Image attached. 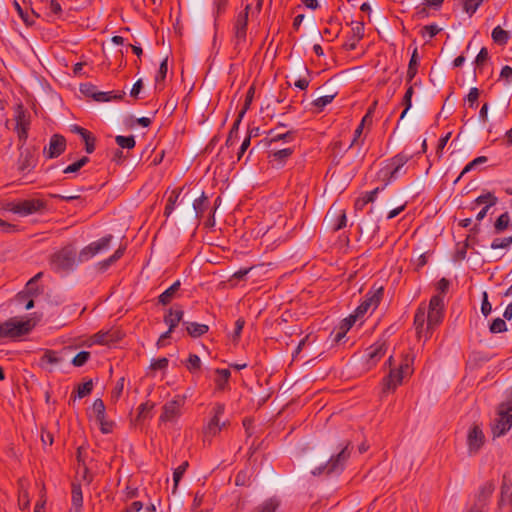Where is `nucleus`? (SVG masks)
Wrapping results in <instances>:
<instances>
[{"label":"nucleus","instance_id":"f257e3e1","mask_svg":"<svg viewBox=\"0 0 512 512\" xmlns=\"http://www.w3.org/2000/svg\"><path fill=\"white\" fill-rule=\"evenodd\" d=\"M444 318V296L436 294L431 297L427 308V327L425 339L429 338L431 331L437 327Z\"/></svg>","mask_w":512,"mask_h":512},{"label":"nucleus","instance_id":"f03ea898","mask_svg":"<svg viewBox=\"0 0 512 512\" xmlns=\"http://www.w3.org/2000/svg\"><path fill=\"white\" fill-rule=\"evenodd\" d=\"M34 327L32 320H19L16 317L0 323V339L17 338L28 334Z\"/></svg>","mask_w":512,"mask_h":512},{"label":"nucleus","instance_id":"7ed1b4c3","mask_svg":"<svg viewBox=\"0 0 512 512\" xmlns=\"http://www.w3.org/2000/svg\"><path fill=\"white\" fill-rule=\"evenodd\" d=\"M411 155L401 152L388 160L386 165L379 171V177L385 181L384 187L392 180L396 179L401 169L410 160Z\"/></svg>","mask_w":512,"mask_h":512},{"label":"nucleus","instance_id":"20e7f679","mask_svg":"<svg viewBox=\"0 0 512 512\" xmlns=\"http://www.w3.org/2000/svg\"><path fill=\"white\" fill-rule=\"evenodd\" d=\"M76 262V252L73 246L69 245L51 256L50 265L54 271H69L73 269Z\"/></svg>","mask_w":512,"mask_h":512},{"label":"nucleus","instance_id":"39448f33","mask_svg":"<svg viewBox=\"0 0 512 512\" xmlns=\"http://www.w3.org/2000/svg\"><path fill=\"white\" fill-rule=\"evenodd\" d=\"M185 396L176 395L162 407L159 417L160 423H175L182 415V408L185 404Z\"/></svg>","mask_w":512,"mask_h":512},{"label":"nucleus","instance_id":"423d86ee","mask_svg":"<svg viewBox=\"0 0 512 512\" xmlns=\"http://www.w3.org/2000/svg\"><path fill=\"white\" fill-rule=\"evenodd\" d=\"M45 207L46 203L41 199H25L9 202L5 209L21 216H28L43 210Z\"/></svg>","mask_w":512,"mask_h":512},{"label":"nucleus","instance_id":"0eeeda50","mask_svg":"<svg viewBox=\"0 0 512 512\" xmlns=\"http://www.w3.org/2000/svg\"><path fill=\"white\" fill-rule=\"evenodd\" d=\"M350 457V452L348 450V445H346L337 455L332 456L329 461L312 471L313 475H321L327 474L330 475L332 473H339L343 470L344 465L348 458Z\"/></svg>","mask_w":512,"mask_h":512},{"label":"nucleus","instance_id":"6e6552de","mask_svg":"<svg viewBox=\"0 0 512 512\" xmlns=\"http://www.w3.org/2000/svg\"><path fill=\"white\" fill-rule=\"evenodd\" d=\"M113 236L111 234L106 235L89 245L85 246L78 255V262H85L93 258L94 256L107 251L110 247Z\"/></svg>","mask_w":512,"mask_h":512},{"label":"nucleus","instance_id":"1a4fd4ad","mask_svg":"<svg viewBox=\"0 0 512 512\" xmlns=\"http://www.w3.org/2000/svg\"><path fill=\"white\" fill-rule=\"evenodd\" d=\"M15 132L18 135L20 149L25 145L30 129V115L24 110L22 105H18L15 115Z\"/></svg>","mask_w":512,"mask_h":512},{"label":"nucleus","instance_id":"9d476101","mask_svg":"<svg viewBox=\"0 0 512 512\" xmlns=\"http://www.w3.org/2000/svg\"><path fill=\"white\" fill-rule=\"evenodd\" d=\"M383 296V288H377L374 291H370L364 298V300L360 303V305L356 308L355 314L359 318L362 317L370 308L375 309L382 299Z\"/></svg>","mask_w":512,"mask_h":512},{"label":"nucleus","instance_id":"9b49d317","mask_svg":"<svg viewBox=\"0 0 512 512\" xmlns=\"http://www.w3.org/2000/svg\"><path fill=\"white\" fill-rule=\"evenodd\" d=\"M213 411L214 415L204 431L205 437H213L217 435L221 431L222 427L225 426V422L220 423V418L224 414L225 406L223 404L218 403L213 408Z\"/></svg>","mask_w":512,"mask_h":512},{"label":"nucleus","instance_id":"f8f14e48","mask_svg":"<svg viewBox=\"0 0 512 512\" xmlns=\"http://www.w3.org/2000/svg\"><path fill=\"white\" fill-rule=\"evenodd\" d=\"M66 149V139L60 134L51 136L48 148L43 153L46 158L53 159L59 157Z\"/></svg>","mask_w":512,"mask_h":512},{"label":"nucleus","instance_id":"ddd939ff","mask_svg":"<svg viewBox=\"0 0 512 512\" xmlns=\"http://www.w3.org/2000/svg\"><path fill=\"white\" fill-rule=\"evenodd\" d=\"M351 32L348 36L347 41L344 43L343 47L346 50L352 51L356 49L358 42L364 36V22L363 21H353L351 23Z\"/></svg>","mask_w":512,"mask_h":512},{"label":"nucleus","instance_id":"4468645a","mask_svg":"<svg viewBox=\"0 0 512 512\" xmlns=\"http://www.w3.org/2000/svg\"><path fill=\"white\" fill-rule=\"evenodd\" d=\"M249 9L250 5H247L244 11L239 13L234 25L235 37L238 43L246 39Z\"/></svg>","mask_w":512,"mask_h":512},{"label":"nucleus","instance_id":"2eb2a0df","mask_svg":"<svg viewBox=\"0 0 512 512\" xmlns=\"http://www.w3.org/2000/svg\"><path fill=\"white\" fill-rule=\"evenodd\" d=\"M325 220L331 221L333 231H339L347 225V216L345 210H335L331 207L325 217Z\"/></svg>","mask_w":512,"mask_h":512},{"label":"nucleus","instance_id":"dca6fc26","mask_svg":"<svg viewBox=\"0 0 512 512\" xmlns=\"http://www.w3.org/2000/svg\"><path fill=\"white\" fill-rule=\"evenodd\" d=\"M467 443L469 452L474 454L478 452L480 447L484 444V434L479 426L474 425L468 433Z\"/></svg>","mask_w":512,"mask_h":512},{"label":"nucleus","instance_id":"f3484780","mask_svg":"<svg viewBox=\"0 0 512 512\" xmlns=\"http://www.w3.org/2000/svg\"><path fill=\"white\" fill-rule=\"evenodd\" d=\"M122 338V333L117 329L108 331H99L93 336L94 343L101 345H109L115 343Z\"/></svg>","mask_w":512,"mask_h":512},{"label":"nucleus","instance_id":"a211bd4d","mask_svg":"<svg viewBox=\"0 0 512 512\" xmlns=\"http://www.w3.org/2000/svg\"><path fill=\"white\" fill-rule=\"evenodd\" d=\"M62 360L63 359L58 355V352L54 350H45L39 359V366L48 372H52V366L59 364Z\"/></svg>","mask_w":512,"mask_h":512},{"label":"nucleus","instance_id":"6ab92c4d","mask_svg":"<svg viewBox=\"0 0 512 512\" xmlns=\"http://www.w3.org/2000/svg\"><path fill=\"white\" fill-rule=\"evenodd\" d=\"M387 347L384 342H376L367 349V363L369 366L375 365L386 353Z\"/></svg>","mask_w":512,"mask_h":512},{"label":"nucleus","instance_id":"aec40b11","mask_svg":"<svg viewBox=\"0 0 512 512\" xmlns=\"http://www.w3.org/2000/svg\"><path fill=\"white\" fill-rule=\"evenodd\" d=\"M427 322V307L425 303H421L416 310L414 316V326L416 329L417 336L419 338L425 337L426 329H424V324Z\"/></svg>","mask_w":512,"mask_h":512},{"label":"nucleus","instance_id":"412c9836","mask_svg":"<svg viewBox=\"0 0 512 512\" xmlns=\"http://www.w3.org/2000/svg\"><path fill=\"white\" fill-rule=\"evenodd\" d=\"M512 426V414L509 411H501L499 413V418L497 420V424L493 429V433L495 436L503 435L506 431H508Z\"/></svg>","mask_w":512,"mask_h":512},{"label":"nucleus","instance_id":"4be33fe9","mask_svg":"<svg viewBox=\"0 0 512 512\" xmlns=\"http://www.w3.org/2000/svg\"><path fill=\"white\" fill-rule=\"evenodd\" d=\"M404 378L397 369H391L389 375L383 379V391H394L402 384Z\"/></svg>","mask_w":512,"mask_h":512},{"label":"nucleus","instance_id":"5701e85b","mask_svg":"<svg viewBox=\"0 0 512 512\" xmlns=\"http://www.w3.org/2000/svg\"><path fill=\"white\" fill-rule=\"evenodd\" d=\"M184 312L178 308L169 309L168 313L164 317V322L168 325V330L173 332L174 329L183 319Z\"/></svg>","mask_w":512,"mask_h":512},{"label":"nucleus","instance_id":"b1692460","mask_svg":"<svg viewBox=\"0 0 512 512\" xmlns=\"http://www.w3.org/2000/svg\"><path fill=\"white\" fill-rule=\"evenodd\" d=\"M495 490V484L492 481H487L480 486L477 494V506L482 507L492 496Z\"/></svg>","mask_w":512,"mask_h":512},{"label":"nucleus","instance_id":"393cba45","mask_svg":"<svg viewBox=\"0 0 512 512\" xmlns=\"http://www.w3.org/2000/svg\"><path fill=\"white\" fill-rule=\"evenodd\" d=\"M126 246H120L109 258L97 263L99 272H105L111 265L116 263L125 253Z\"/></svg>","mask_w":512,"mask_h":512},{"label":"nucleus","instance_id":"a878e982","mask_svg":"<svg viewBox=\"0 0 512 512\" xmlns=\"http://www.w3.org/2000/svg\"><path fill=\"white\" fill-rule=\"evenodd\" d=\"M181 283L179 280L174 282L169 288H167L163 293L159 295V303L162 305L169 304L175 297L177 292L179 291Z\"/></svg>","mask_w":512,"mask_h":512},{"label":"nucleus","instance_id":"bb28decb","mask_svg":"<svg viewBox=\"0 0 512 512\" xmlns=\"http://www.w3.org/2000/svg\"><path fill=\"white\" fill-rule=\"evenodd\" d=\"M384 189V187L382 188H375L374 190L370 191V192H367L365 193L362 197L358 198L356 201H355V204H354V207L356 210H363L364 207L368 204V203H371V202H374L376 197H377V194L382 191Z\"/></svg>","mask_w":512,"mask_h":512},{"label":"nucleus","instance_id":"cd10ccee","mask_svg":"<svg viewBox=\"0 0 512 512\" xmlns=\"http://www.w3.org/2000/svg\"><path fill=\"white\" fill-rule=\"evenodd\" d=\"M210 202L204 192L201 193L200 197L196 198L193 202V209L195 211L196 218L200 219L204 212L208 210Z\"/></svg>","mask_w":512,"mask_h":512},{"label":"nucleus","instance_id":"c85d7f7f","mask_svg":"<svg viewBox=\"0 0 512 512\" xmlns=\"http://www.w3.org/2000/svg\"><path fill=\"white\" fill-rule=\"evenodd\" d=\"M183 325H185L188 335L194 338L204 335L209 330L207 325L197 322H184Z\"/></svg>","mask_w":512,"mask_h":512},{"label":"nucleus","instance_id":"c756f323","mask_svg":"<svg viewBox=\"0 0 512 512\" xmlns=\"http://www.w3.org/2000/svg\"><path fill=\"white\" fill-rule=\"evenodd\" d=\"M368 115H366L362 121L360 122V124L357 126V128L355 129L354 131V136H353V139L348 147V149H354V148H357V153L360 152L361 148H362V145H363V142L364 140L361 139V135L363 133V129H364V124H365V121L367 119Z\"/></svg>","mask_w":512,"mask_h":512},{"label":"nucleus","instance_id":"7c9ffc66","mask_svg":"<svg viewBox=\"0 0 512 512\" xmlns=\"http://www.w3.org/2000/svg\"><path fill=\"white\" fill-rule=\"evenodd\" d=\"M506 504L510 506V512H512V482L508 483L506 478H504L499 505L502 506Z\"/></svg>","mask_w":512,"mask_h":512},{"label":"nucleus","instance_id":"2f4dec72","mask_svg":"<svg viewBox=\"0 0 512 512\" xmlns=\"http://www.w3.org/2000/svg\"><path fill=\"white\" fill-rule=\"evenodd\" d=\"M361 234H365L368 237H373L379 231V225L373 219H367L362 222L359 226Z\"/></svg>","mask_w":512,"mask_h":512},{"label":"nucleus","instance_id":"473e14b6","mask_svg":"<svg viewBox=\"0 0 512 512\" xmlns=\"http://www.w3.org/2000/svg\"><path fill=\"white\" fill-rule=\"evenodd\" d=\"M35 166V159L32 153L29 150H25L24 152H21L20 158H19V170L20 171H26Z\"/></svg>","mask_w":512,"mask_h":512},{"label":"nucleus","instance_id":"72a5a7b5","mask_svg":"<svg viewBox=\"0 0 512 512\" xmlns=\"http://www.w3.org/2000/svg\"><path fill=\"white\" fill-rule=\"evenodd\" d=\"M491 37L496 44L504 46L508 43L510 34L508 31L501 28V26H497L493 29Z\"/></svg>","mask_w":512,"mask_h":512},{"label":"nucleus","instance_id":"f704fd0d","mask_svg":"<svg viewBox=\"0 0 512 512\" xmlns=\"http://www.w3.org/2000/svg\"><path fill=\"white\" fill-rule=\"evenodd\" d=\"M413 361H414V358L413 356L407 354L405 355L403 358H402V361L399 365V367L397 368V370L404 376V377H409L412 375L413 373Z\"/></svg>","mask_w":512,"mask_h":512},{"label":"nucleus","instance_id":"c9c22d12","mask_svg":"<svg viewBox=\"0 0 512 512\" xmlns=\"http://www.w3.org/2000/svg\"><path fill=\"white\" fill-rule=\"evenodd\" d=\"M293 153L292 148H283L278 149L276 151H272L269 157L272 161L277 162L278 164H283Z\"/></svg>","mask_w":512,"mask_h":512},{"label":"nucleus","instance_id":"e433bc0d","mask_svg":"<svg viewBox=\"0 0 512 512\" xmlns=\"http://www.w3.org/2000/svg\"><path fill=\"white\" fill-rule=\"evenodd\" d=\"M268 136L270 144H274L279 141L289 142L294 139V133L292 131L277 133L274 130H270Z\"/></svg>","mask_w":512,"mask_h":512},{"label":"nucleus","instance_id":"4c0bfd02","mask_svg":"<svg viewBox=\"0 0 512 512\" xmlns=\"http://www.w3.org/2000/svg\"><path fill=\"white\" fill-rule=\"evenodd\" d=\"M72 506L76 509V512H79L83 505V496L80 485L73 484L72 485Z\"/></svg>","mask_w":512,"mask_h":512},{"label":"nucleus","instance_id":"58836bf2","mask_svg":"<svg viewBox=\"0 0 512 512\" xmlns=\"http://www.w3.org/2000/svg\"><path fill=\"white\" fill-rule=\"evenodd\" d=\"M216 374L217 378L215 379V383L218 389H225L226 385L228 384V380L231 376L230 371L228 369H217Z\"/></svg>","mask_w":512,"mask_h":512},{"label":"nucleus","instance_id":"ea45409f","mask_svg":"<svg viewBox=\"0 0 512 512\" xmlns=\"http://www.w3.org/2000/svg\"><path fill=\"white\" fill-rule=\"evenodd\" d=\"M124 94L125 92H122L120 94H116L114 92H98L93 94V98L99 102H108L111 99H121Z\"/></svg>","mask_w":512,"mask_h":512},{"label":"nucleus","instance_id":"a19ab883","mask_svg":"<svg viewBox=\"0 0 512 512\" xmlns=\"http://www.w3.org/2000/svg\"><path fill=\"white\" fill-rule=\"evenodd\" d=\"M117 145L123 149H132L135 147V139L133 136H122L118 135L115 138Z\"/></svg>","mask_w":512,"mask_h":512},{"label":"nucleus","instance_id":"79ce46f5","mask_svg":"<svg viewBox=\"0 0 512 512\" xmlns=\"http://www.w3.org/2000/svg\"><path fill=\"white\" fill-rule=\"evenodd\" d=\"M496 202H497V198L490 192L480 195L475 200L476 204H478V205L484 204L485 207H487L488 209L491 206L495 205Z\"/></svg>","mask_w":512,"mask_h":512},{"label":"nucleus","instance_id":"37998d69","mask_svg":"<svg viewBox=\"0 0 512 512\" xmlns=\"http://www.w3.org/2000/svg\"><path fill=\"white\" fill-rule=\"evenodd\" d=\"M179 195H180V191L173 190L171 192L170 196L168 197V200H167V203H166V206H165V210H164V214L167 217L170 216L171 213L173 212L175 204H176V202L178 200Z\"/></svg>","mask_w":512,"mask_h":512},{"label":"nucleus","instance_id":"c03bdc74","mask_svg":"<svg viewBox=\"0 0 512 512\" xmlns=\"http://www.w3.org/2000/svg\"><path fill=\"white\" fill-rule=\"evenodd\" d=\"M510 223V215L508 212L501 214L495 222V230L499 233L504 231Z\"/></svg>","mask_w":512,"mask_h":512},{"label":"nucleus","instance_id":"a18cd8bd","mask_svg":"<svg viewBox=\"0 0 512 512\" xmlns=\"http://www.w3.org/2000/svg\"><path fill=\"white\" fill-rule=\"evenodd\" d=\"M93 390V382L92 380H88L82 384H79L77 387V396L79 398H84L88 396Z\"/></svg>","mask_w":512,"mask_h":512},{"label":"nucleus","instance_id":"49530a36","mask_svg":"<svg viewBox=\"0 0 512 512\" xmlns=\"http://www.w3.org/2000/svg\"><path fill=\"white\" fill-rule=\"evenodd\" d=\"M105 410L104 402L101 399H96L93 403V412L96 420H103V417L106 416Z\"/></svg>","mask_w":512,"mask_h":512},{"label":"nucleus","instance_id":"de8ad7c7","mask_svg":"<svg viewBox=\"0 0 512 512\" xmlns=\"http://www.w3.org/2000/svg\"><path fill=\"white\" fill-rule=\"evenodd\" d=\"M189 464L187 461L183 462L181 465H179L175 470H174V473H173V481H174V489L177 488L183 474L185 473V471L187 470Z\"/></svg>","mask_w":512,"mask_h":512},{"label":"nucleus","instance_id":"09e8293b","mask_svg":"<svg viewBox=\"0 0 512 512\" xmlns=\"http://www.w3.org/2000/svg\"><path fill=\"white\" fill-rule=\"evenodd\" d=\"M153 408H154V403H152V402L147 401L145 403H142L138 408L137 419L138 420L146 419L149 416V413L151 412V410Z\"/></svg>","mask_w":512,"mask_h":512},{"label":"nucleus","instance_id":"8fccbe9b","mask_svg":"<svg viewBox=\"0 0 512 512\" xmlns=\"http://www.w3.org/2000/svg\"><path fill=\"white\" fill-rule=\"evenodd\" d=\"M89 161V158L84 156L82 157L81 159H79L78 161L68 165L65 169H64V173H74V172H77L78 170H80L86 163H88Z\"/></svg>","mask_w":512,"mask_h":512},{"label":"nucleus","instance_id":"3c124183","mask_svg":"<svg viewBox=\"0 0 512 512\" xmlns=\"http://www.w3.org/2000/svg\"><path fill=\"white\" fill-rule=\"evenodd\" d=\"M201 366V360L196 354H190L187 362L186 367L190 372H194L200 369Z\"/></svg>","mask_w":512,"mask_h":512},{"label":"nucleus","instance_id":"603ef678","mask_svg":"<svg viewBox=\"0 0 512 512\" xmlns=\"http://www.w3.org/2000/svg\"><path fill=\"white\" fill-rule=\"evenodd\" d=\"M417 73V50H414L412 57L409 62L407 76L409 81H411Z\"/></svg>","mask_w":512,"mask_h":512},{"label":"nucleus","instance_id":"864d4df0","mask_svg":"<svg viewBox=\"0 0 512 512\" xmlns=\"http://www.w3.org/2000/svg\"><path fill=\"white\" fill-rule=\"evenodd\" d=\"M89 358H90V353L88 351H81L72 359V364L75 367H82L83 365H85L87 363Z\"/></svg>","mask_w":512,"mask_h":512},{"label":"nucleus","instance_id":"5fc2aeb1","mask_svg":"<svg viewBox=\"0 0 512 512\" xmlns=\"http://www.w3.org/2000/svg\"><path fill=\"white\" fill-rule=\"evenodd\" d=\"M507 330L506 322L501 318H496L490 325L491 333H501Z\"/></svg>","mask_w":512,"mask_h":512},{"label":"nucleus","instance_id":"6e6d98bb","mask_svg":"<svg viewBox=\"0 0 512 512\" xmlns=\"http://www.w3.org/2000/svg\"><path fill=\"white\" fill-rule=\"evenodd\" d=\"M483 1L484 0H465V2H464L465 12H467L469 15H473Z\"/></svg>","mask_w":512,"mask_h":512},{"label":"nucleus","instance_id":"4d7b16f0","mask_svg":"<svg viewBox=\"0 0 512 512\" xmlns=\"http://www.w3.org/2000/svg\"><path fill=\"white\" fill-rule=\"evenodd\" d=\"M335 96L336 93L319 97L313 101V105L319 109H323L326 105L330 104L333 101Z\"/></svg>","mask_w":512,"mask_h":512},{"label":"nucleus","instance_id":"13d9d810","mask_svg":"<svg viewBox=\"0 0 512 512\" xmlns=\"http://www.w3.org/2000/svg\"><path fill=\"white\" fill-rule=\"evenodd\" d=\"M512 243V235L505 238H496L491 243L492 249L507 248Z\"/></svg>","mask_w":512,"mask_h":512},{"label":"nucleus","instance_id":"bf43d9fd","mask_svg":"<svg viewBox=\"0 0 512 512\" xmlns=\"http://www.w3.org/2000/svg\"><path fill=\"white\" fill-rule=\"evenodd\" d=\"M278 507V502L270 499L259 506L256 512H275Z\"/></svg>","mask_w":512,"mask_h":512},{"label":"nucleus","instance_id":"052dcab7","mask_svg":"<svg viewBox=\"0 0 512 512\" xmlns=\"http://www.w3.org/2000/svg\"><path fill=\"white\" fill-rule=\"evenodd\" d=\"M167 71H168V59L165 58L161 64H160V67H159V70H158V73L155 77V81L156 83H159L161 81H164L165 78H166V75H167Z\"/></svg>","mask_w":512,"mask_h":512},{"label":"nucleus","instance_id":"680f3d73","mask_svg":"<svg viewBox=\"0 0 512 512\" xmlns=\"http://www.w3.org/2000/svg\"><path fill=\"white\" fill-rule=\"evenodd\" d=\"M487 161V158L485 156H479L477 158H475L473 161H471L470 163H468L465 168L462 170L460 176L458 177V179L460 177H462L464 174H466L467 172H469L470 170H472L475 166L479 165V164H483Z\"/></svg>","mask_w":512,"mask_h":512},{"label":"nucleus","instance_id":"e2e57ef3","mask_svg":"<svg viewBox=\"0 0 512 512\" xmlns=\"http://www.w3.org/2000/svg\"><path fill=\"white\" fill-rule=\"evenodd\" d=\"M358 318L359 317L356 316L355 313L351 314L349 317H347L344 320H342L339 329L343 330L344 332H348L351 329V327L354 325V323L356 322V320Z\"/></svg>","mask_w":512,"mask_h":512},{"label":"nucleus","instance_id":"0e129e2a","mask_svg":"<svg viewBox=\"0 0 512 512\" xmlns=\"http://www.w3.org/2000/svg\"><path fill=\"white\" fill-rule=\"evenodd\" d=\"M83 141L85 142V150L88 154H91L94 152L95 150V143H96V139L95 137L92 135L91 132L88 133L87 136H84L83 138Z\"/></svg>","mask_w":512,"mask_h":512},{"label":"nucleus","instance_id":"69168bd1","mask_svg":"<svg viewBox=\"0 0 512 512\" xmlns=\"http://www.w3.org/2000/svg\"><path fill=\"white\" fill-rule=\"evenodd\" d=\"M440 28L436 24L426 25L422 28V35L433 38L440 32Z\"/></svg>","mask_w":512,"mask_h":512},{"label":"nucleus","instance_id":"338daca9","mask_svg":"<svg viewBox=\"0 0 512 512\" xmlns=\"http://www.w3.org/2000/svg\"><path fill=\"white\" fill-rule=\"evenodd\" d=\"M252 268H243V269H240L238 270L237 272H235L229 279V282L232 284V285H236V282L235 281H239V280H242L245 278V276L250 272Z\"/></svg>","mask_w":512,"mask_h":512},{"label":"nucleus","instance_id":"774afa93","mask_svg":"<svg viewBox=\"0 0 512 512\" xmlns=\"http://www.w3.org/2000/svg\"><path fill=\"white\" fill-rule=\"evenodd\" d=\"M123 389H124V378H121L115 385V387L113 388L112 392H111V397L114 401H117L122 392H123Z\"/></svg>","mask_w":512,"mask_h":512}]
</instances>
